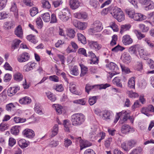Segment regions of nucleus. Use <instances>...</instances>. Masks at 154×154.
<instances>
[{
  "label": "nucleus",
  "mask_w": 154,
  "mask_h": 154,
  "mask_svg": "<svg viewBox=\"0 0 154 154\" xmlns=\"http://www.w3.org/2000/svg\"><path fill=\"white\" fill-rule=\"evenodd\" d=\"M110 27L112 29L114 32H118L119 30L118 26L114 22H111L110 23Z\"/></svg>",
  "instance_id": "50"
},
{
  "label": "nucleus",
  "mask_w": 154,
  "mask_h": 154,
  "mask_svg": "<svg viewBox=\"0 0 154 154\" xmlns=\"http://www.w3.org/2000/svg\"><path fill=\"white\" fill-rule=\"evenodd\" d=\"M29 12L31 16L33 17L38 13V8L36 7L32 8L30 9Z\"/></svg>",
  "instance_id": "49"
},
{
  "label": "nucleus",
  "mask_w": 154,
  "mask_h": 154,
  "mask_svg": "<svg viewBox=\"0 0 154 154\" xmlns=\"http://www.w3.org/2000/svg\"><path fill=\"white\" fill-rule=\"evenodd\" d=\"M26 38L29 41L34 44H35L38 42L35 36L31 34L27 35Z\"/></svg>",
  "instance_id": "37"
},
{
  "label": "nucleus",
  "mask_w": 154,
  "mask_h": 154,
  "mask_svg": "<svg viewBox=\"0 0 154 154\" xmlns=\"http://www.w3.org/2000/svg\"><path fill=\"white\" fill-rule=\"evenodd\" d=\"M20 90L18 86L10 87L8 88L7 91V94L9 96H12L14 95Z\"/></svg>",
  "instance_id": "16"
},
{
  "label": "nucleus",
  "mask_w": 154,
  "mask_h": 154,
  "mask_svg": "<svg viewBox=\"0 0 154 154\" xmlns=\"http://www.w3.org/2000/svg\"><path fill=\"white\" fill-rule=\"evenodd\" d=\"M111 14L119 22H121L125 20L124 13L120 8L117 7H114Z\"/></svg>",
  "instance_id": "2"
},
{
  "label": "nucleus",
  "mask_w": 154,
  "mask_h": 154,
  "mask_svg": "<svg viewBox=\"0 0 154 154\" xmlns=\"http://www.w3.org/2000/svg\"><path fill=\"white\" fill-rule=\"evenodd\" d=\"M13 120L15 123L16 124L23 123L25 122L26 119L24 118H21L17 116H14L13 119Z\"/></svg>",
  "instance_id": "25"
},
{
  "label": "nucleus",
  "mask_w": 154,
  "mask_h": 154,
  "mask_svg": "<svg viewBox=\"0 0 154 154\" xmlns=\"http://www.w3.org/2000/svg\"><path fill=\"white\" fill-rule=\"evenodd\" d=\"M30 58V56L29 53L24 52L17 57V60L20 62L23 63L28 61Z\"/></svg>",
  "instance_id": "9"
},
{
  "label": "nucleus",
  "mask_w": 154,
  "mask_h": 154,
  "mask_svg": "<svg viewBox=\"0 0 154 154\" xmlns=\"http://www.w3.org/2000/svg\"><path fill=\"white\" fill-rule=\"evenodd\" d=\"M127 143L130 149L135 146L136 143V141L135 140H131L127 141Z\"/></svg>",
  "instance_id": "60"
},
{
  "label": "nucleus",
  "mask_w": 154,
  "mask_h": 154,
  "mask_svg": "<svg viewBox=\"0 0 154 154\" xmlns=\"http://www.w3.org/2000/svg\"><path fill=\"white\" fill-rule=\"evenodd\" d=\"M6 109L8 112H11L14 111L15 108V106L13 103H10L6 106Z\"/></svg>",
  "instance_id": "38"
},
{
  "label": "nucleus",
  "mask_w": 154,
  "mask_h": 154,
  "mask_svg": "<svg viewBox=\"0 0 154 154\" xmlns=\"http://www.w3.org/2000/svg\"><path fill=\"white\" fill-rule=\"evenodd\" d=\"M52 107L54 108L57 112L59 114H60L62 113V109L63 107L58 104H54L52 106Z\"/></svg>",
  "instance_id": "46"
},
{
  "label": "nucleus",
  "mask_w": 154,
  "mask_h": 154,
  "mask_svg": "<svg viewBox=\"0 0 154 154\" xmlns=\"http://www.w3.org/2000/svg\"><path fill=\"white\" fill-rule=\"evenodd\" d=\"M75 32L72 29H69L67 30V35L70 38H73L75 36Z\"/></svg>",
  "instance_id": "52"
},
{
  "label": "nucleus",
  "mask_w": 154,
  "mask_h": 154,
  "mask_svg": "<svg viewBox=\"0 0 154 154\" xmlns=\"http://www.w3.org/2000/svg\"><path fill=\"white\" fill-rule=\"evenodd\" d=\"M79 65L81 71L80 76H83L87 73L88 71V68L82 64H80Z\"/></svg>",
  "instance_id": "41"
},
{
  "label": "nucleus",
  "mask_w": 154,
  "mask_h": 154,
  "mask_svg": "<svg viewBox=\"0 0 154 154\" xmlns=\"http://www.w3.org/2000/svg\"><path fill=\"white\" fill-rule=\"evenodd\" d=\"M71 119L72 125L76 126L77 125V114L75 113L73 115L71 116Z\"/></svg>",
  "instance_id": "51"
},
{
  "label": "nucleus",
  "mask_w": 154,
  "mask_h": 154,
  "mask_svg": "<svg viewBox=\"0 0 154 154\" xmlns=\"http://www.w3.org/2000/svg\"><path fill=\"white\" fill-rule=\"evenodd\" d=\"M58 15L59 18L62 21L66 22L69 19V17L66 15V12H63L59 11L58 13Z\"/></svg>",
  "instance_id": "17"
},
{
  "label": "nucleus",
  "mask_w": 154,
  "mask_h": 154,
  "mask_svg": "<svg viewBox=\"0 0 154 154\" xmlns=\"http://www.w3.org/2000/svg\"><path fill=\"white\" fill-rule=\"evenodd\" d=\"M53 88L56 91L59 92L62 91L64 90L63 86L62 84H56L53 86Z\"/></svg>",
  "instance_id": "36"
},
{
  "label": "nucleus",
  "mask_w": 154,
  "mask_h": 154,
  "mask_svg": "<svg viewBox=\"0 0 154 154\" xmlns=\"http://www.w3.org/2000/svg\"><path fill=\"white\" fill-rule=\"evenodd\" d=\"M154 9V3L151 0L145 8V10L147 11Z\"/></svg>",
  "instance_id": "54"
},
{
  "label": "nucleus",
  "mask_w": 154,
  "mask_h": 154,
  "mask_svg": "<svg viewBox=\"0 0 154 154\" xmlns=\"http://www.w3.org/2000/svg\"><path fill=\"white\" fill-rule=\"evenodd\" d=\"M77 0H70L69 5L71 8L73 10L76 9L77 8Z\"/></svg>",
  "instance_id": "47"
},
{
  "label": "nucleus",
  "mask_w": 154,
  "mask_h": 154,
  "mask_svg": "<svg viewBox=\"0 0 154 154\" xmlns=\"http://www.w3.org/2000/svg\"><path fill=\"white\" fill-rule=\"evenodd\" d=\"M9 17V14L5 11L0 12V20L7 18Z\"/></svg>",
  "instance_id": "63"
},
{
  "label": "nucleus",
  "mask_w": 154,
  "mask_h": 154,
  "mask_svg": "<svg viewBox=\"0 0 154 154\" xmlns=\"http://www.w3.org/2000/svg\"><path fill=\"white\" fill-rule=\"evenodd\" d=\"M78 39L83 44H85L86 43L85 37L80 33H78Z\"/></svg>",
  "instance_id": "35"
},
{
  "label": "nucleus",
  "mask_w": 154,
  "mask_h": 154,
  "mask_svg": "<svg viewBox=\"0 0 154 154\" xmlns=\"http://www.w3.org/2000/svg\"><path fill=\"white\" fill-rule=\"evenodd\" d=\"M37 66L36 63L33 62H30L24 66L23 69L25 71L28 72L35 69Z\"/></svg>",
  "instance_id": "11"
},
{
  "label": "nucleus",
  "mask_w": 154,
  "mask_h": 154,
  "mask_svg": "<svg viewBox=\"0 0 154 154\" xmlns=\"http://www.w3.org/2000/svg\"><path fill=\"white\" fill-rule=\"evenodd\" d=\"M51 133L50 134L51 137H53L56 135L58 132V125L56 124L54 125L51 130Z\"/></svg>",
  "instance_id": "30"
},
{
  "label": "nucleus",
  "mask_w": 154,
  "mask_h": 154,
  "mask_svg": "<svg viewBox=\"0 0 154 154\" xmlns=\"http://www.w3.org/2000/svg\"><path fill=\"white\" fill-rule=\"evenodd\" d=\"M103 29L102 23L99 20L95 21L92 29V31L94 33L95 32H100Z\"/></svg>",
  "instance_id": "8"
},
{
  "label": "nucleus",
  "mask_w": 154,
  "mask_h": 154,
  "mask_svg": "<svg viewBox=\"0 0 154 154\" xmlns=\"http://www.w3.org/2000/svg\"><path fill=\"white\" fill-rule=\"evenodd\" d=\"M101 118L103 120L109 122L112 120L114 115L112 112L110 110H103L102 112Z\"/></svg>",
  "instance_id": "5"
},
{
  "label": "nucleus",
  "mask_w": 154,
  "mask_h": 154,
  "mask_svg": "<svg viewBox=\"0 0 154 154\" xmlns=\"http://www.w3.org/2000/svg\"><path fill=\"white\" fill-rule=\"evenodd\" d=\"M42 6L44 8L49 9L51 8V5L48 1L44 0L42 2Z\"/></svg>",
  "instance_id": "55"
},
{
  "label": "nucleus",
  "mask_w": 154,
  "mask_h": 154,
  "mask_svg": "<svg viewBox=\"0 0 154 154\" xmlns=\"http://www.w3.org/2000/svg\"><path fill=\"white\" fill-rule=\"evenodd\" d=\"M22 134L24 137L29 139L33 138L35 135L34 131L28 128L24 130L22 132Z\"/></svg>",
  "instance_id": "10"
},
{
  "label": "nucleus",
  "mask_w": 154,
  "mask_h": 154,
  "mask_svg": "<svg viewBox=\"0 0 154 154\" xmlns=\"http://www.w3.org/2000/svg\"><path fill=\"white\" fill-rule=\"evenodd\" d=\"M14 33L18 37L20 38H23V32L22 27L20 25H19L16 28Z\"/></svg>",
  "instance_id": "18"
},
{
  "label": "nucleus",
  "mask_w": 154,
  "mask_h": 154,
  "mask_svg": "<svg viewBox=\"0 0 154 154\" xmlns=\"http://www.w3.org/2000/svg\"><path fill=\"white\" fill-rule=\"evenodd\" d=\"M14 23L12 21H7L4 24V27L7 29H11L13 27Z\"/></svg>",
  "instance_id": "53"
},
{
  "label": "nucleus",
  "mask_w": 154,
  "mask_h": 154,
  "mask_svg": "<svg viewBox=\"0 0 154 154\" xmlns=\"http://www.w3.org/2000/svg\"><path fill=\"white\" fill-rule=\"evenodd\" d=\"M13 77L14 80L17 82L21 81L23 79V75L19 72H15L13 75Z\"/></svg>",
  "instance_id": "19"
},
{
  "label": "nucleus",
  "mask_w": 154,
  "mask_h": 154,
  "mask_svg": "<svg viewBox=\"0 0 154 154\" xmlns=\"http://www.w3.org/2000/svg\"><path fill=\"white\" fill-rule=\"evenodd\" d=\"M135 77H132L128 80V86L131 88H134L135 85Z\"/></svg>",
  "instance_id": "26"
},
{
  "label": "nucleus",
  "mask_w": 154,
  "mask_h": 154,
  "mask_svg": "<svg viewBox=\"0 0 154 154\" xmlns=\"http://www.w3.org/2000/svg\"><path fill=\"white\" fill-rule=\"evenodd\" d=\"M87 25V23L85 22H78V28L81 30L85 29Z\"/></svg>",
  "instance_id": "48"
},
{
  "label": "nucleus",
  "mask_w": 154,
  "mask_h": 154,
  "mask_svg": "<svg viewBox=\"0 0 154 154\" xmlns=\"http://www.w3.org/2000/svg\"><path fill=\"white\" fill-rule=\"evenodd\" d=\"M142 150V149L141 147H139L132 150L130 154H141Z\"/></svg>",
  "instance_id": "44"
},
{
  "label": "nucleus",
  "mask_w": 154,
  "mask_h": 154,
  "mask_svg": "<svg viewBox=\"0 0 154 154\" xmlns=\"http://www.w3.org/2000/svg\"><path fill=\"white\" fill-rule=\"evenodd\" d=\"M122 79L120 77H115L112 81L113 83L117 86L122 88L123 86L121 82Z\"/></svg>",
  "instance_id": "23"
},
{
  "label": "nucleus",
  "mask_w": 154,
  "mask_h": 154,
  "mask_svg": "<svg viewBox=\"0 0 154 154\" xmlns=\"http://www.w3.org/2000/svg\"><path fill=\"white\" fill-rule=\"evenodd\" d=\"M125 11L130 18L134 21H141L146 19V17L145 15L140 13H136L134 9L127 8L125 10Z\"/></svg>",
  "instance_id": "1"
},
{
  "label": "nucleus",
  "mask_w": 154,
  "mask_h": 154,
  "mask_svg": "<svg viewBox=\"0 0 154 154\" xmlns=\"http://www.w3.org/2000/svg\"><path fill=\"white\" fill-rule=\"evenodd\" d=\"M88 55H87V57H91L92 59L91 60L90 63L92 64H97L98 63L99 58L97 57L95 54L92 51H89L88 52Z\"/></svg>",
  "instance_id": "13"
},
{
  "label": "nucleus",
  "mask_w": 154,
  "mask_h": 154,
  "mask_svg": "<svg viewBox=\"0 0 154 154\" xmlns=\"http://www.w3.org/2000/svg\"><path fill=\"white\" fill-rule=\"evenodd\" d=\"M89 4L91 7L95 9L99 6V3L97 0H90Z\"/></svg>",
  "instance_id": "32"
},
{
  "label": "nucleus",
  "mask_w": 154,
  "mask_h": 154,
  "mask_svg": "<svg viewBox=\"0 0 154 154\" xmlns=\"http://www.w3.org/2000/svg\"><path fill=\"white\" fill-rule=\"evenodd\" d=\"M133 40L130 35H124L122 38V42L125 45L131 44L133 42Z\"/></svg>",
  "instance_id": "15"
},
{
  "label": "nucleus",
  "mask_w": 154,
  "mask_h": 154,
  "mask_svg": "<svg viewBox=\"0 0 154 154\" xmlns=\"http://www.w3.org/2000/svg\"><path fill=\"white\" fill-rule=\"evenodd\" d=\"M46 96L51 101L54 102L56 100V98L55 95L50 91L46 93Z\"/></svg>",
  "instance_id": "40"
},
{
  "label": "nucleus",
  "mask_w": 154,
  "mask_h": 154,
  "mask_svg": "<svg viewBox=\"0 0 154 154\" xmlns=\"http://www.w3.org/2000/svg\"><path fill=\"white\" fill-rule=\"evenodd\" d=\"M141 112L142 113L144 114L147 116H150L148 107H144L142 108L141 110Z\"/></svg>",
  "instance_id": "58"
},
{
  "label": "nucleus",
  "mask_w": 154,
  "mask_h": 154,
  "mask_svg": "<svg viewBox=\"0 0 154 154\" xmlns=\"http://www.w3.org/2000/svg\"><path fill=\"white\" fill-rule=\"evenodd\" d=\"M20 128V126L19 125H15L12 127L11 129V133L14 135L18 134L19 132Z\"/></svg>",
  "instance_id": "28"
},
{
  "label": "nucleus",
  "mask_w": 154,
  "mask_h": 154,
  "mask_svg": "<svg viewBox=\"0 0 154 154\" xmlns=\"http://www.w3.org/2000/svg\"><path fill=\"white\" fill-rule=\"evenodd\" d=\"M85 117L82 113H78V125H80L85 121Z\"/></svg>",
  "instance_id": "29"
},
{
  "label": "nucleus",
  "mask_w": 154,
  "mask_h": 154,
  "mask_svg": "<svg viewBox=\"0 0 154 154\" xmlns=\"http://www.w3.org/2000/svg\"><path fill=\"white\" fill-rule=\"evenodd\" d=\"M131 129V128L129 125L125 124L122 126L121 131L122 133L126 134L129 133Z\"/></svg>",
  "instance_id": "24"
},
{
  "label": "nucleus",
  "mask_w": 154,
  "mask_h": 154,
  "mask_svg": "<svg viewBox=\"0 0 154 154\" xmlns=\"http://www.w3.org/2000/svg\"><path fill=\"white\" fill-rule=\"evenodd\" d=\"M36 23L38 28L41 29L43 26V23L41 17H38L36 20Z\"/></svg>",
  "instance_id": "42"
},
{
  "label": "nucleus",
  "mask_w": 154,
  "mask_h": 154,
  "mask_svg": "<svg viewBox=\"0 0 154 154\" xmlns=\"http://www.w3.org/2000/svg\"><path fill=\"white\" fill-rule=\"evenodd\" d=\"M131 27V26L129 24L122 25L121 26L120 33L122 34L125 31L128 30Z\"/></svg>",
  "instance_id": "45"
},
{
  "label": "nucleus",
  "mask_w": 154,
  "mask_h": 154,
  "mask_svg": "<svg viewBox=\"0 0 154 154\" xmlns=\"http://www.w3.org/2000/svg\"><path fill=\"white\" fill-rule=\"evenodd\" d=\"M128 96L131 98H135L138 97L139 95L138 94L133 92L132 91H128L127 92Z\"/></svg>",
  "instance_id": "57"
},
{
  "label": "nucleus",
  "mask_w": 154,
  "mask_h": 154,
  "mask_svg": "<svg viewBox=\"0 0 154 154\" xmlns=\"http://www.w3.org/2000/svg\"><path fill=\"white\" fill-rule=\"evenodd\" d=\"M106 67L113 72L112 73L110 74V77L111 78H112L113 75L119 73V68L117 65L114 63L111 62L108 63L106 65Z\"/></svg>",
  "instance_id": "4"
},
{
  "label": "nucleus",
  "mask_w": 154,
  "mask_h": 154,
  "mask_svg": "<svg viewBox=\"0 0 154 154\" xmlns=\"http://www.w3.org/2000/svg\"><path fill=\"white\" fill-rule=\"evenodd\" d=\"M72 144V141L68 138H65L64 139V145L66 148H68Z\"/></svg>",
  "instance_id": "61"
},
{
  "label": "nucleus",
  "mask_w": 154,
  "mask_h": 154,
  "mask_svg": "<svg viewBox=\"0 0 154 154\" xmlns=\"http://www.w3.org/2000/svg\"><path fill=\"white\" fill-rule=\"evenodd\" d=\"M41 17H42L43 21L46 22H48L50 20V14L48 13H45L42 14Z\"/></svg>",
  "instance_id": "33"
},
{
  "label": "nucleus",
  "mask_w": 154,
  "mask_h": 154,
  "mask_svg": "<svg viewBox=\"0 0 154 154\" xmlns=\"http://www.w3.org/2000/svg\"><path fill=\"white\" fill-rule=\"evenodd\" d=\"M31 99L28 97H25L20 99L19 100V103L21 104H29L31 102Z\"/></svg>",
  "instance_id": "21"
},
{
  "label": "nucleus",
  "mask_w": 154,
  "mask_h": 154,
  "mask_svg": "<svg viewBox=\"0 0 154 154\" xmlns=\"http://www.w3.org/2000/svg\"><path fill=\"white\" fill-rule=\"evenodd\" d=\"M63 125L64 127V129L67 132H69V121H68L67 120H64L63 121Z\"/></svg>",
  "instance_id": "59"
},
{
  "label": "nucleus",
  "mask_w": 154,
  "mask_h": 154,
  "mask_svg": "<svg viewBox=\"0 0 154 154\" xmlns=\"http://www.w3.org/2000/svg\"><path fill=\"white\" fill-rule=\"evenodd\" d=\"M21 42V41L18 39H15L14 40L12 45V48L14 49L17 48Z\"/></svg>",
  "instance_id": "39"
},
{
  "label": "nucleus",
  "mask_w": 154,
  "mask_h": 154,
  "mask_svg": "<svg viewBox=\"0 0 154 154\" xmlns=\"http://www.w3.org/2000/svg\"><path fill=\"white\" fill-rule=\"evenodd\" d=\"M125 49V48H124L120 46L119 45H118L112 48L111 50L112 51L117 52L119 51H122Z\"/></svg>",
  "instance_id": "62"
},
{
  "label": "nucleus",
  "mask_w": 154,
  "mask_h": 154,
  "mask_svg": "<svg viewBox=\"0 0 154 154\" xmlns=\"http://www.w3.org/2000/svg\"><path fill=\"white\" fill-rule=\"evenodd\" d=\"M69 90L70 92L73 94H77V91L76 88V85L71 82L69 85Z\"/></svg>",
  "instance_id": "34"
},
{
  "label": "nucleus",
  "mask_w": 154,
  "mask_h": 154,
  "mask_svg": "<svg viewBox=\"0 0 154 154\" xmlns=\"http://www.w3.org/2000/svg\"><path fill=\"white\" fill-rule=\"evenodd\" d=\"M92 145V143L87 141L81 140L80 141V150L90 146Z\"/></svg>",
  "instance_id": "22"
},
{
  "label": "nucleus",
  "mask_w": 154,
  "mask_h": 154,
  "mask_svg": "<svg viewBox=\"0 0 154 154\" xmlns=\"http://www.w3.org/2000/svg\"><path fill=\"white\" fill-rule=\"evenodd\" d=\"M18 144L21 148L24 149L29 145V142L26 141L25 139H23L18 141Z\"/></svg>",
  "instance_id": "20"
},
{
  "label": "nucleus",
  "mask_w": 154,
  "mask_h": 154,
  "mask_svg": "<svg viewBox=\"0 0 154 154\" xmlns=\"http://www.w3.org/2000/svg\"><path fill=\"white\" fill-rule=\"evenodd\" d=\"M8 0H0V11L3 9L5 7Z\"/></svg>",
  "instance_id": "64"
},
{
  "label": "nucleus",
  "mask_w": 154,
  "mask_h": 154,
  "mask_svg": "<svg viewBox=\"0 0 154 154\" xmlns=\"http://www.w3.org/2000/svg\"><path fill=\"white\" fill-rule=\"evenodd\" d=\"M138 46L137 45H133L130 47L128 50V51L131 54H136L138 50H139Z\"/></svg>",
  "instance_id": "31"
},
{
  "label": "nucleus",
  "mask_w": 154,
  "mask_h": 154,
  "mask_svg": "<svg viewBox=\"0 0 154 154\" xmlns=\"http://www.w3.org/2000/svg\"><path fill=\"white\" fill-rule=\"evenodd\" d=\"M129 111L123 110L120 112L117 113L120 118L119 122L122 124L126 121L129 116Z\"/></svg>",
  "instance_id": "6"
},
{
  "label": "nucleus",
  "mask_w": 154,
  "mask_h": 154,
  "mask_svg": "<svg viewBox=\"0 0 154 154\" xmlns=\"http://www.w3.org/2000/svg\"><path fill=\"white\" fill-rule=\"evenodd\" d=\"M121 59L124 63H128L131 62V57L128 53L124 52L122 54Z\"/></svg>",
  "instance_id": "14"
},
{
  "label": "nucleus",
  "mask_w": 154,
  "mask_h": 154,
  "mask_svg": "<svg viewBox=\"0 0 154 154\" xmlns=\"http://www.w3.org/2000/svg\"><path fill=\"white\" fill-rule=\"evenodd\" d=\"M88 16V14L84 12L78 13V18L85 20L87 18Z\"/></svg>",
  "instance_id": "43"
},
{
  "label": "nucleus",
  "mask_w": 154,
  "mask_h": 154,
  "mask_svg": "<svg viewBox=\"0 0 154 154\" xmlns=\"http://www.w3.org/2000/svg\"><path fill=\"white\" fill-rule=\"evenodd\" d=\"M34 109L35 112L40 115H42L43 114L42 111V109L41 105L38 103H35Z\"/></svg>",
  "instance_id": "27"
},
{
  "label": "nucleus",
  "mask_w": 154,
  "mask_h": 154,
  "mask_svg": "<svg viewBox=\"0 0 154 154\" xmlns=\"http://www.w3.org/2000/svg\"><path fill=\"white\" fill-rule=\"evenodd\" d=\"M88 45L90 48L96 51H98L101 48L102 45L101 44H99L97 41H88Z\"/></svg>",
  "instance_id": "7"
},
{
  "label": "nucleus",
  "mask_w": 154,
  "mask_h": 154,
  "mask_svg": "<svg viewBox=\"0 0 154 154\" xmlns=\"http://www.w3.org/2000/svg\"><path fill=\"white\" fill-rule=\"evenodd\" d=\"M139 28L143 32H147L149 28L147 26H146L145 25L143 24H140L139 25Z\"/></svg>",
  "instance_id": "56"
},
{
  "label": "nucleus",
  "mask_w": 154,
  "mask_h": 154,
  "mask_svg": "<svg viewBox=\"0 0 154 154\" xmlns=\"http://www.w3.org/2000/svg\"><path fill=\"white\" fill-rule=\"evenodd\" d=\"M110 86V85L107 83L105 84H98L93 86L90 85L89 84H87L86 85L85 87V90L86 91L88 94L89 93V91L95 88L99 89V90L105 89L107 88Z\"/></svg>",
  "instance_id": "3"
},
{
  "label": "nucleus",
  "mask_w": 154,
  "mask_h": 154,
  "mask_svg": "<svg viewBox=\"0 0 154 154\" xmlns=\"http://www.w3.org/2000/svg\"><path fill=\"white\" fill-rule=\"evenodd\" d=\"M138 52L140 57L144 60H148L149 57V54H148L146 51H145L143 48H139L138 50Z\"/></svg>",
  "instance_id": "12"
}]
</instances>
